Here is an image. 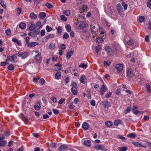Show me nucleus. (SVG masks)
I'll return each instance as SVG.
<instances>
[{
	"label": "nucleus",
	"mask_w": 151,
	"mask_h": 151,
	"mask_svg": "<svg viewBox=\"0 0 151 151\" xmlns=\"http://www.w3.org/2000/svg\"><path fill=\"white\" fill-rule=\"evenodd\" d=\"M76 25L78 29H81L87 27L88 25L85 21H80L77 22Z\"/></svg>",
	"instance_id": "1"
},
{
	"label": "nucleus",
	"mask_w": 151,
	"mask_h": 151,
	"mask_svg": "<svg viewBox=\"0 0 151 151\" xmlns=\"http://www.w3.org/2000/svg\"><path fill=\"white\" fill-rule=\"evenodd\" d=\"M116 9L118 14L122 17H123L124 15V13L123 12V8L121 4L119 3L117 4L116 5Z\"/></svg>",
	"instance_id": "2"
},
{
	"label": "nucleus",
	"mask_w": 151,
	"mask_h": 151,
	"mask_svg": "<svg viewBox=\"0 0 151 151\" xmlns=\"http://www.w3.org/2000/svg\"><path fill=\"white\" fill-rule=\"evenodd\" d=\"M105 50L107 52L108 56L110 57L113 56V52L111 48L109 46H106L105 48Z\"/></svg>",
	"instance_id": "3"
},
{
	"label": "nucleus",
	"mask_w": 151,
	"mask_h": 151,
	"mask_svg": "<svg viewBox=\"0 0 151 151\" xmlns=\"http://www.w3.org/2000/svg\"><path fill=\"white\" fill-rule=\"evenodd\" d=\"M102 104L105 108H108L111 106L110 103L106 100L103 101Z\"/></svg>",
	"instance_id": "4"
},
{
	"label": "nucleus",
	"mask_w": 151,
	"mask_h": 151,
	"mask_svg": "<svg viewBox=\"0 0 151 151\" xmlns=\"http://www.w3.org/2000/svg\"><path fill=\"white\" fill-rule=\"evenodd\" d=\"M137 108V106H134L133 107V112L134 114L138 116L139 115L142 113V112L137 110L136 109Z\"/></svg>",
	"instance_id": "5"
},
{
	"label": "nucleus",
	"mask_w": 151,
	"mask_h": 151,
	"mask_svg": "<svg viewBox=\"0 0 151 151\" xmlns=\"http://www.w3.org/2000/svg\"><path fill=\"white\" fill-rule=\"evenodd\" d=\"M95 148L97 149L98 150H104V151L107 150L105 149V147L104 146L98 144L95 147Z\"/></svg>",
	"instance_id": "6"
},
{
	"label": "nucleus",
	"mask_w": 151,
	"mask_h": 151,
	"mask_svg": "<svg viewBox=\"0 0 151 151\" xmlns=\"http://www.w3.org/2000/svg\"><path fill=\"white\" fill-rule=\"evenodd\" d=\"M116 68L117 71H121L123 69V65L121 64H117L116 65Z\"/></svg>",
	"instance_id": "7"
},
{
	"label": "nucleus",
	"mask_w": 151,
	"mask_h": 151,
	"mask_svg": "<svg viewBox=\"0 0 151 151\" xmlns=\"http://www.w3.org/2000/svg\"><path fill=\"white\" fill-rule=\"evenodd\" d=\"M73 52L71 49V50L70 51H68L67 52L66 55V58L67 60H68L70 58L72 55H73Z\"/></svg>",
	"instance_id": "8"
},
{
	"label": "nucleus",
	"mask_w": 151,
	"mask_h": 151,
	"mask_svg": "<svg viewBox=\"0 0 151 151\" xmlns=\"http://www.w3.org/2000/svg\"><path fill=\"white\" fill-rule=\"evenodd\" d=\"M89 125L87 123L84 122L83 123L82 128L86 130L88 129L89 128Z\"/></svg>",
	"instance_id": "9"
},
{
	"label": "nucleus",
	"mask_w": 151,
	"mask_h": 151,
	"mask_svg": "<svg viewBox=\"0 0 151 151\" xmlns=\"http://www.w3.org/2000/svg\"><path fill=\"white\" fill-rule=\"evenodd\" d=\"M107 88L106 87V86L103 85L100 88V93L101 95H103L104 94V92L106 91V90L107 89Z\"/></svg>",
	"instance_id": "10"
},
{
	"label": "nucleus",
	"mask_w": 151,
	"mask_h": 151,
	"mask_svg": "<svg viewBox=\"0 0 151 151\" xmlns=\"http://www.w3.org/2000/svg\"><path fill=\"white\" fill-rule=\"evenodd\" d=\"M68 147V146L66 145H62L58 148V150L59 151H63L67 149Z\"/></svg>",
	"instance_id": "11"
},
{
	"label": "nucleus",
	"mask_w": 151,
	"mask_h": 151,
	"mask_svg": "<svg viewBox=\"0 0 151 151\" xmlns=\"http://www.w3.org/2000/svg\"><path fill=\"white\" fill-rule=\"evenodd\" d=\"M133 144L134 145L137 147H146V146L142 145L140 143L138 142H133Z\"/></svg>",
	"instance_id": "12"
},
{
	"label": "nucleus",
	"mask_w": 151,
	"mask_h": 151,
	"mask_svg": "<svg viewBox=\"0 0 151 151\" xmlns=\"http://www.w3.org/2000/svg\"><path fill=\"white\" fill-rule=\"evenodd\" d=\"M127 76L129 78H131L132 76V70L131 68L129 69L127 71Z\"/></svg>",
	"instance_id": "13"
},
{
	"label": "nucleus",
	"mask_w": 151,
	"mask_h": 151,
	"mask_svg": "<svg viewBox=\"0 0 151 151\" xmlns=\"http://www.w3.org/2000/svg\"><path fill=\"white\" fill-rule=\"evenodd\" d=\"M35 29V25L32 22H31L30 25L29 26V30L30 31H33Z\"/></svg>",
	"instance_id": "14"
},
{
	"label": "nucleus",
	"mask_w": 151,
	"mask_h": 151,
	"mask_svg": "<svg viewBox=\"0 0 151 151\" xmlns=\"http://www.w3.org/2000/svg\"><path fill=\"white\" fill-rule=\"evenodd\" d=\"M61 72L60 71L57 72L55 75V78L56 79H59L61 76Z\"/></svg>",
	"instance_id": "15"
},
{
	"label": "nucleus",
	"mask_w": 151,
	"mask_h": 151,
	"mask_svg": "<svg viewBox=\"0 0 151 151\" xmlns=\"http://www.w3.org/2000/svg\"><path fill=\"white\" fill-rule=\"evenodd\" d=\"M32 31H33V32L32 33V35H33V36H36L39 34L40 30L39 29H35L34 30Z\"/></svg>",
	"instance_id": "16"
},
{
	"label": "nucleus",
	"mask_w": 151,
	"mask_h": 151,
	"mask_svg": "<svg viewBox=\"0 0 151 151\" xmlns=\"http://www.w3.org/2000/svg\"><path fill=\"white\" fill-rule=\"evenodd\" d=\"M87 6L86 5H84L83 6V7L82 8L80 9V12L81 13L83 12H85L87 11Z\"/></svg>",
	"instance_id": "17"
},
{
	"label": "nucleus",
	"mask_w": 151,
	"mask_h": 151,
	"mask_svg": "<svg viewBox=\"0 0 151 151\" xmlns=\"http://www.w3.org/2000/svg\"><path fill=\"white\" fill-rule=\"evenodd\" d=\"M46 16L45 13L42 12L40 13L39 14V16L41 19H43Z\"/></svg>",
	"instance_id": "18"
},
{
	"label": "nucleus",
	"mask_w": 151,
	"mask_h": 151,
	"mask_svg": "<svg viewBox=\"0 0 151 151\" xmlns=\"http://www.w3.org/2000/svg\"><path fill=\"white\" fill-rule=\"evenodd\" d=\"M29 17L32 19H35L37 18V15L33 12L31 13L29 15Z\"/></svg>",
	"instance_id": "19"
},
{
	"label": "nucleus",
	"mask_w": 151,
	"mask_h": 151,
	"mask_svg": "<svg viewBox=\"0 0 151 151\" xmlns=\"http://www.w3.org/2000/svg\"><path fill=\"white\" fill-rule=\"evenodd\" d=\"M6 144V142L5 140H0V146L5 147Z\"/></svg>",
	"instance_id": "20"
},
{
	"label": "nucleus",
	"mask_w": 151,
	"mask_h": 151,
	"mask_svg": "<svg viewBox=\"0 0 151 151\" xmlns=\"http://www.w3.org/2000/svg\"><path fill=\"white\" fill-rule=\"evenodd\" d=\"M91 142L90 140H86L84 142V145L87 147H90L91 146Z\"/></svg>",
	"instance_id": "21"
},
{
	"label": "nucleus",
	"mask_w": 151,
	"mask_h": 151,
	"mask_svg": "<svg viewBox=\"0 0 151 151\" xmlns=\"http://www.w3.org/2000/svg\"><path fill=\"white\" fill-rule=\"evenodd\" d=\"M14 55H13L12 56H8L7 57V60H10L12 63H14L15 62V60L14 58Z\"/></svg>",
	"instance_id": "22"
},
{
	"label": "nucleus",
	"mask_w": 151,
	"mask_h": 151,
	"mask_svg": "<svg viewBox=\"0 0 151 151\" xmlns=\"http://www.w3.org/2000/svg\"><path fill=\"white\" fill-rule=\"evenodd\" d=\"M40 104L39 102H37V105H35L34 106V108L36 110H38L40 109Z\"/></svg>",
	"instance_id": "23"
},
{
	"label": "nucleus",
	"mask_w": 151,
	"mask_h": 151,
	"mask_svg": "<svg viewBox=\"0 0 151 151\" xmlns=\"http://www.w3.org/2000/svg\"><path fill=\"white\" fill-rule=\"evenodd\" d=\"M28 45H29V46L30 47H34L35 46L37 45L38 43L36 42H32L30 43H29Z\"/></svg>",
	"instance_id": "24"
},
{
	"label": "nucleus",
	"mask_w": 151,
	"mask_h": 151,
	"mask_svg": "<svg viewBox=\"0 0 151 151\" xmlns=\"http://www.w3.org/2000/svg\"><path fill=\"white\" fill-rule=\"evenodd\" d=\"M26 24L23 22L19 24V27L22 29H24L26 27Z\"/></svg>",
	"instance_id": "25"
},
{
	"label": "nucleus",
	"mask_w": 151,
	"mask_h": 151,
	"mask_svg": "<svg viewBox=\"0 0 151 151\" xmlns=\"http://www.w3.org/2000/svg\"><path fill=\"white\" fill-rule=\"evenodd\" d=\"M41 53L40 52H39L35 56V58L37 61H39L40 60Z\"/></svg>",
	"instance_id": "26"
},
{
	"label": "nucleus",
	"mask_w": 151,
	"mask_h": 151,
	"mask_svg": "<svg viewBox=\"0 0 151 151\" xmlns=\"http://www.w3.org/2000/svg\"><path fill=\"white\" fill-rule=\"evenodd\" d=\"M105 124L107 127H110L112 125V123L110 121H107L105 122Z\"/></svg>",
	"instance_id": "27"
},
{
	"label": "nucleus",
	"mask_w": 151,
	"mask_h": 151,
	"mask_svg": "<svg viewBox=\"0 0 151 151\" xmlns=\"http://www.w3.org/2000/svg\"><path fill=\"white\" fill-rule=\"evenodd\" d=\"M117 149L119 151H126L127 150V147H119L117 148Z\"/></svg>",
	"instance_id": "28"
},
{
	"label": "nucleus",
	"mask_w": 151,
	"mask_h": 151,
	"mask_svg": "<svg viewBox=\"0 0 151 151\" xmlns=\"http://www.w3.org/2000/svg\"><path fill=\"white\" fill-rule=\"evenodd\" d=\"M71 91L73 94L74 95L77 94L78 92L77 90V88H71Z\"/></svg>",
	"instance_id": "29"
},
{
	"label": "nucleus",
	"mask_w": 151,
	"mask_h": 151,
	"mask_svg": "<svg viewBox=\"0 0 151 151\" xmlns=\"http://www.w3.org/2000/svg\"><path fill=\"white\" fill-rule=\"evenodd\" d=\"M65 28L68 32H69L71 31V28L69 25H66L65 26Z\"/></svg>",
	"instance_id": "30"
},
{
	"label": "nucleus",
	"mask_w": 151,
	"mask_h": 151,
	"mask_svg": "<svg viewBox=\"0 0 151 151\" xmlns=\"http://www.w3.org/2000/svg\"><path fill=\"white\" fill-rule=\"evenodd\" d=\"M45 5L49 9L52 8L53 7V6L51 4L48 2L45 4Z\"/></svg>",
	"instance_id": "31"
},
{
	"label": "nucleus",
	"mask_w": 151,
	"mask_h": 151,
	"mask_svg": "<svg viewBox=\"0 0 151 151\" xmlns=\"http://www.w3.org/2000/svg\"><path fill=\"white\" fill-rule=\"evenodd\" d=\"M145 87L147 89V91L151 93V89H150V86L148 84H147Z\"/></svg>",
	"instance_id": "32"
},
{
	"label": "nucleus",
	"mask_w": 151,
	"mask_h": 151,
	"mask_svg": "<svg viewBox=\"0 0 151 151\" xmlns=\"http://www.w3.org/2000/svg\"><path fill=\"white\" fill-rule=\"evenodd\" d=\"M7 68L9 70H12L14 69V66L12 64H10L8 66Z\"/></svg>",
	"instance_id": "33"
},
{
	"label": "nucleus",
	"mask_w": 151,
	"mask_h": 151,
	"mask_svg": "<svg viewBox=\"0 0 151 151\" xmlns=\"http://www.w3.org/2000/svg\"><path fill=\"white\" fill-rule=\"evenodd\" d=\"M145 17L144 16H141L139 18V21L140 22H143L145 20Z\"/></svg>",
	"instance_id": "34"
},
{
	"label": "nucleus",
	"mask_w": 151,
	"mask_h": 151,
	"mask_svg": "<svg viewBox=\"0 0 151 151\" xmlns=\"http://www.w3.org/2000/svg\"><path fill=\"white\" fill-rule=\"evenodd\" d=\"M104 41L103 40L102 38H98L96 40V42H98V43H100Z\"/></svg>",
	"instance_id": "35"
},
{
	"label": "nucleus",
	"mask_w": 151,
	"mask_h": 151,
	"mask_svg": "<svg viewBox=\"0 0 151 151\" xmlns=\"http://www.w3.org/2000/svg\"><path fill=\"white\" fill-rule=\"evenodd\" d=\"M121 120L119 119L118 120H115L114 121V125L117 126L121 122Z\"/></svg>",
	"instance_id": "36"
},
{
	"label": "nucleus",
	"mask_w": 151,
	"mask_h": 151,
	"mask_svg": "<svg viewBox=\"0 0 151 151\" xmlns=\"http://www.w3.org/2000/svg\"><path fill=\"white\" fill-rule=\"evenodd\" d=\"M54 37V35L53 34H49L47 36L45 37V40L47 41V40L50 37H51L52 38L53 37Z\"/></svg>",
	"instance_id": "37"
},
{
	"label": "nucleus",
	"mask_w": 151,
	"mask_h": 151,
	"mask_svg": "<svg viewBox=\"0 0 151 151\" xmlns=\"http://www.w3.org/2000/svg\"><path fill=\"white\" fill-rule=\"evenodd\" d=\"M63 13H64L66 16H69L70 13V11L69 10H67L66 11L64 10L63 11Z\"/></svg>",
	"instance_id": "38"
},
{
	"label": "nucleus",
	"mask_w": 151,
	"mask_h": 151,
	"mask_svg": "<svg viewBox=\"0 0 151 151\" xmlns=\"http://www.w3.org/2000/svg\"><path fill=\"white\" fill-rule=\"evenodd\" d=\"M28 56L27 53L26 52H24L23 53V55L22 58L23 59H25Z\"/></svg>",
	"instance_id": "39"
},
{
	"label": "nucleus",
	"mask_w": 151,
	"mask_h": 151,
	"mask_svg": "<svg viewBox=\"0 0 151 151\" xmlns=\"http://www.w3.org/2000/svg\"><path fill=\"white\" fill-rule=\"evenodd\" d=\"M117 44L115 43H114L113 44V45H112V47L114 51H116L117 50L116 48H117Z\"/></svg>",
	"instance_id": "40"
},
{
	"label": "nucleus",
	"mask_w": 151,
	"mask_h": 151,
	"mask_svg": "<svg viewBox=\"0 0 151 151\" xmlns=\"http://www.w3.org/2000/svg\"><path fill=\"white\" fill-rule=\"evenodd\" d=\"M22 116L21 117V118L22 120L24 122H28V120L27 119L24 115L23 114H22Z\"/></svg>",
	"instance_id": "41"
},
{
	"label": "nucleus",
	"mask_w": 151,
	"mask_h": 151,
	"mask_svg": "<svg viewBox=\"0 0 151 151\" xmlns=\"http://www.w3.org/2000/svg\"><path fill=\"white\" fill-rule=\"evenodd\" d=\"M63 37L65 39H67L69 37L68 34L66 32H65L63 36Z\"/></svg>",
	"instance_id": "42"
},
{
	"label": "nucleus",
	"mask_w": 151,
	"mask_h": 151,
	"mask_svg": "<svg viewBox=\"0 0 151 151\" xmlns=\"http://www.w3.org/2000/svg\"><path fill=\"white\" fill-rule=\"evenodd\" d=\"M55 48V45L54 44L51 43L50 44L49 46V48L50 49H53Z\"/></svg>",
	"instance_id": "43"
},
{
	"label": "nucleus",
	"mask_w": 151,
	"mask_h": 151,
	"mask_svg": "<svg viewBox=\"0 0 151 151\" xmlns=\"http://www.w3.org/2000/svg\"><path fill=\"white\" fill-rule=\"evenodd\" d=\"M0 4L4 8H6V5L4 4V1L3 0H0Z\"/></svg>",
	"instance_id": "44"
},
{
	"label": "nucleus",
	"mask_w": 151,
	"mask_h": 151,
	"mask_svg": "<svg viewBox=\"0 0 151 151\" xmlns=\"http://www.w3.org/2000/svg\"><path fill=\"white\" fill-rule=\"evenodd\" d=\"M56 29L58 33L60 34L61 33L62 30L61 27L59 26L58 27L56 28Z\"/></svg>",
	"instance_id": "45"
},
{
	"label": "nucleus",
	"mask_w": 151,
	"mask_h": 151,
	"mask_svg": "<svg viewBox=\"0 0 151 151\" xmlns=\"http://www.w3.org/2000/svg\"><path fill=\"white\" fill-rule=\"evenodd\" d=\"M104 65L106 66L107 67L109 66V65L110 64V62L109 60H108L106 61H104Z\"/></svg>",
	"instance_id": "46"
},
{
	"label": "nucleus",
	"mask_w": 151,
	"mask_h": 151,
	"mask_svg": "<svg viewBox=\"0 0 151 151\" xmlns=\"http://www.w3.org/2000/svg\"><path fill=\"white\" fill-rule=\"evenodd\" d=\"M5 33L7 35H9L11 33V30L10 29H8L5 31Z\"/></svg>",
	"instance_id": "47"
},
{
	"label": "nucleus",
	"mask_w": 151,
	"mask_h": 151,
	"mask_svg": "<svg viewBox=\"0 0 151 151\" xmlns=\"http://www.w3.org/2000/svg\"><path fill=\"white\" fill-rule=\"evenodd\" d=\"M87 66V65L86 64H85L83 63H82L79 65V67H82L83 68H86Z\"/></svg>",
	"instance_id": "48"
},
{
	"label": "nucleus",
	"mask_w": 151,
	"mask_h": 151,
	"mask_svg": "<svg viewBox=\"0 0 151 151\" xmlns=\"http://www.w3.org/2000/svg\"><path fill=\"white\" fill-rule=\"evenodd\" d=\"M60 17L61 20L64 21H66L67 20V18L64 15L60 16Z\"/></svg>",
	"instance_id": "49"
},
{
	"label": "nucleus",
	"mask_w": 151,
	"mask_h": 151,
	"mask_svg": "<svg viewBox=\"0 0 151 151\" xmlns=\"http://www.w3.org/2000/svg\"><path fill=\"white\" fill-rule=\"evenodd\" d=\"M100 48V45L97 46L95 47L96 52V53H98Z\"/></svg>",
	"instance_id": "50"
},
{
	"label": "nucleus",
	"mask_w": 151,
	"mask_h": 151,
	"mask_svg": "<svg viewBox=\"0 0 151 151\" xmlns=\"http://www.w3.org/2000/svg\"><path fill=\"white\" fill-rule=\"evenodd\" d=\"M52 111L54 113L55 115H57L59 113V111L57 109H52Z\"/></svg>",
	"instance_id": "51"
},
{
	"label": "nucleus",
	"mask_w": 151,
	"mask_h": 151,
	"mask_svg": "<svg viewBox=\"0 0 151 151\" xmlns=\"http://www.w3.org/2000/svg\"><path fill=\"white\" fill-rule=\"evenodd\" d=\"M131 109V106H130L129 107H128L124 111V113L125 114H126L127 113L130 111V110Z\"/></svg>",
	"instance_id": "52"
},
{
	"label": "nucleus",
	"mask_w": 151,
	"mask_h": 151,
	"mask_svg": "<svg viewBox=\"0 0 151 151\" xmlns=\"http://www.w3.org/2000/svg\"><path fill=\"white\" fill-rule=\"evenodd\" d=\"M46 28L47 31L48 32L51 31L52 29V28L48 25L46 26Z\"/></svg>",
	"instance_id": "53"
},
{
	"label": "nucleus",
	"mask_w": 151,
	"mask_h": 151,
	"mask_svg": "<svg viewBox=\"0 0 151 151\" xmlns=\"http://www.w3.org/2000/svg\"><path fill=\"white\" fill-rule=\"evenodd\" d=\"M71 86H72V88H77V84L74 82H73L71 84Z\"/></svg>",
	"instance_id": "54"
},
{
	"label": "nucleus",
	"mask_w": 151,
	"mask_h": 151,
	"mask_svg": "<svg viewBox=\"0 0 151 151\" xmlns=\"http://www.w3.org/2000/svg\"><path fill=\"white\" fill-rule=\"evenodd\" d=\"M29 37H26L25 38V41L26 42V44H28L29 43Z\"/></svg>",
	"instance_id": "55"
},
{
	"label": "nucleus",
	"mask_w": 151,
	"mask_h": 151,
	"mask_svg": "<svg viewBox=\"0 0 151 151\" xmlns=\"http://www.w3.org/2000/svg\"><path fill=\"white\" fill-rule=\"evenodd\" d=\"M34 4L37 5L38 4L40 3V0H34Z\"/></svg>",
	"instance_id": "56"
},
{
	"label": "nucleus",
	"mask_w": 151,
	"mask_h": 151,
	"mask_svg": "<svg viewBox=\"0 0 151 151\" xmlns=\"http://www.w3.org/2000/svg\"><path fill=\"white\" fill-rule=\"evenodd\" d=\"M117 137L118 138L120 139H121L122 140L126 139V138L122 136V135H118L117 136Z\"/></svg>",
	"instance_id": "57"
},
{
	"label": "nucleus",
	"mask_w": 151,
	"mask_h": 151,
	"mask_svg": "<svg viewBox=\"0 0 151 151\" xmlns=\"http://www.w3.org/2000/svg\"><path fill=\"white\" fill-rule=\"evenodd\" d=\"M40 83L41 85H43L45 83V81L44 79L43 78H42L40 80Z\"/></svg>",
	"instance_id": "58"
},
{
	"label": "nucleus",
	"mask_w": 151,
	"mask_h": 151,
	"mask_svg": "<svg viewBox=\"0 0 151 151\" xmlns=\"http://www.w3.org/2000/svg\"><path fill=\"white\" fill-rule=\"evenodd\" d=\"M40 79V78L39 77L37 78H33V81L35 83H36Z\"/></svg>",
	"instance_id": "59"
},
{
	"label": "nucleus",
	"mask_w": 151,
	"mask_h": 151,
	"mask_svg": "<svg viewBox=\"0 0 151 151\" xmlns=\"http://www.w3.org/2000/svg\"><path fill=\"white\" fill-rule=\"evenodd\" d=\"M60 47L63 50H65L66 48L65 45L63 44L60 45Z\"/></svg>",
	"instance_id": "60"
},
{
	"label": "nucleus",
	"mask_w": 151,
	"mask_h": 151,
	"mask_svg": "<svg viewBox=\"0 0 151 151\" xmlns=\"http://www.w3.org/2000/svg\"><path fill=\"white\" fill-rule=\"evenodd\" d=\"M65 101V99H64L62 98L60 99V100L58 102V103L60 104H61L63 103Z\"/></svg>",
	"instance_id": "61"
},
{
	"label": "nucleus",
	"mask_w": 151,
	"mask_h": 151,
	"mask_svg": "<svg viewBox=\"0 0 151 151\" xmlns=\"http://www.w3.org/2000/svg\"><path fill=\"white\" fill-rule=\"evenodd\" d=\"M85 79V78L84 76H81V82L83 83H85V82L84 81V80Z\"/></svg>",
	"instance_id": "62"
},
{
	"label": "nucleus",
	"mask_w": 151,
	"mask_h": 151,
	"mask_svg": "<svg viewBox=\"0 0 151 151\" xmlns=\"http://www.w3.org/2000/svg\"><path fill=\"white\" fill-rule=\"evenodd\" d=\"M127 43L128 45L131 47L132 44V41L131 40H130L127 42Z\"/></svg>",
	"instance_id": "63"
},
{
	"label": "nucleus",
	"mask_w": 151,
	"mask_h": 151,
	"mask_svg": "<svg viewBox=\"0 0 151 151\" xmlns=\"http://www.w3.org/2000/svg\"><path fill=\"white\" fill-rule=\"evenodd\" d=\"M56 143L55 142L52 143L50 144V146L52 148H55L56 147Z\"/></svg>",
	"instance_id": "64"
}]
</instances>
